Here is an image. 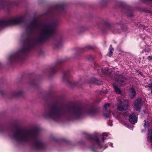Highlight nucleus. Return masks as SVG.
Here are the masks:
<instances>
[{"label":"nucleus","mask_w":152,"mask_h":152,"mask_svg":"<svg viewBox=\"0 0 152 152\" xmlns=\"http://www.w3.org/2000/svg\"><path fill=\"white\" fill-rule=\"evenodd\" d=\"M12 138L19 141H27L31 139L34 141L35 146L37 148H42L43 143L36 139L35 133L32 131H18L16 132Z\"/></svg>","instance_id":"1"},{"label":"nucleus","mask_w":152,"mask_h":152,"mask_svg":"<svg viewBox=\"0 0 152 152\" xmlns=\"http://www.w3.org/2000/svg\"><path fill=\"white\" fill-rule=\"evenodd\" d=\"M35 29H38L39 30V36L40 39H42L50 36L53 32V28L50 25L40 26L37 22H35L32 23L30 26L31 30H32Z\"/></svg>","instance_id":"2"},{"label":"nucleus","mask_w":152,"mask_h":152,"mask_svg":"<svg viewBox=\"0 0 152 152\" xmlns=\"http://www.w3.org/2000/svg\"><path fill=\"white\" fill-rule=\"evenodd\" d=\"M24 15H20L10 18L5 21L0 20V27L4 25H11L21 23L24 19Z\"/></svg>","instance_id":"3"},{"label":"nucleus","mask_w":152,"mask_h":152,"mask_svg":"<svg viewBox=\"0 0 152 152\" xmlns=\"http://www.w3.org/2000/svg\"><path fill=\"white\" fill-rule=\"evenodd\" d=\"M33 43V41H29L28 43L27 47L25 50L23 49L21 51L15 53L11 55L9 57V59L13 61H18L20 60L22 58V54L25 52L28 47L31 46Z\"/></svg>","instance_id":"4"},{"label":"nucleus","mask_w":152,"mask_h":152,"mask_svg":"<svg viewBox=\"0 0 152 152\" xmlns=\"http://www.w3.org/2000/svg\"><path fill=\"white\" fill-rule=\"evenodd\" d=\"M59 114V111L56 108H52L49 109L43 114V116L45 118L55 119Z\"/></svg>","instance_id":"5"},{"label":"nucleus","mask_w":152,"mask_h":152,"mask_svg":"<svg viewBox=\"0 0 152 152\" xmlns=\"http://www.w3.org/2000/svg\"><path fill=\"white\" fill-rule=\"evenodd\" d=\"M128 104L127 100H120L117 104L118 110L121 111L127 110L128 108Z\"/></svg>","instance_id":"6"},{"label":"nucleus","mask_w":152,"mask_h":152,"mask_svg":"<svg viewBox=\"0 0 152 152\" xmlns=\"http://www.w3.org/2000/svg\"><path fill=\"white\" fill-rule=\"evenodd\" d=\"M108 134L106 133H104L102 134V136H103V139L102 140H100L98 138H96L95 139V142L98 146L102 148L105 149L107 146L106 145H103L104 141V139L105 137L108 136Z\"/></svg>","instance_id":"7"},{"label":"nucleus","mask_w":152,"mask_h":152,"mask_svg":"<svg viewBox=\"0 0 152 152\" xmlns=\"http://www.w3.org/2000/svg\"><path fill=\"white\" fill-rule=\"evenodd\" d=\"M142 104L141 103V99H138L134 102V108L137 111L139 110L141 108Z\"/></svg>","instance_id":"8"},{"label":"nucleus","mask_w":152,"mask_h":152,"mask_svg":"<svg viewBox=\"0 0 152 152\" xmlns=\"http://www.w3.org/2000/svg\"><path fill=\"white\" fill-rule=\"evenodd\" d=\"M137 117L134 113L130 115L129 117V121L132 124H135L137 122Z\"/></svg>","instance_id":"9"},{"label":"nucleus","mask_w":152,"mask_h":152,"mask_svg":"<svg viewBox=\"0 0 152 152\" xmlns=\"http://www.w3.org/2000/svg\"><path fill=\"white\" fill-rule=\"evenodd\" d=\"M109 104H106L104 107V115L106 118H108L109 117L110 115L108 113H107L109 112L110 110L109 109Z\"/></svg>","instance_id":"10"},{"label":"nucleus","mask_w":152,"mask_h":152,"mask_svg":"<svg viewBox=\"0 0 152 152\" xmlns=\"http://www.w3.org/2000/svg\"><path fill=\"white\" fill-rule=\"evenodd\" d=\"M81 114V111L80 109H77L73 111L72 113V115L76 118H78Z\"/></svg>","instance_id":"11"},{"label":"nucleus","mask_w":152,"mask_h":152,"mask_svg":"<svg viewBox=\"0 0 152 152\" xmlns=\"http://www.w3.org/2000/svg\"><path fill=\"white\" fill-rule=\"evenodd\" d=\"M147 138L148 141L152 144V129L148 130Z\"/></svg>","instance_id":"12"},{"label":"nucleus","mask_w":152,"mask_h":152,"mask_svg":"<svg viewBox=\"0 0 152 152\" xmlns=\"http://www.w3.org/2000/svg\"><path fill=\"white\" fill-rule=\"evenodd\" d=\"M129 91L130 96L131 98L133 97L136 94V92L135 90L133 88H131L129 89Z\"/></svg>","instance_id":"13"},{"label":"nucleus","mask_w":152,"mask_h":152,"mask_svg":"<svg viewBox=\"0 0 152 152\" xmlns=\"http://www.w3.org/2000/svg\"><path fill=\"white\" fill-rule=\"evenodd\" d=\"M113 48L111 47V45H110L109 48V51L108 53V55L110 57L113 54Z\"/></svg>","instance_id":"14"},{"label":"nucleus","mask_w":152,"mask_h":152,"mask_svg":"<svg viewBox=\"0 0 152 152\" xmlns=\"http://www.w3.org/2000/svg\"><path fill=\"white\" fill-rule=\"evenodd\" d=\"M113 114L117 118H119L120 117L119 115L120 113L119 112L117 111H115L113 113Z\"/></svg>","instance_id":"15"},{"label":"nucleus","mask_w":152,"mask_h":152,"mask_svg":"<svg viewBox=\"0 0 152 152\" xmlns=\"http://www.w3.org/2000/svg\"><path fill=\"white\" fill-rule=\"evenodd\" d=\"M114 87L116 93L118 94H120L121 93V91L120 89L115 86L113 85Z\"/></svg>","instance_id":"16"},{"label":"nucleus","mask_w":152,"mask_h":152,"mask_svg":"<svg viewBox=\"0 0 152 152\" xmlns=\"http://www.w3.org/2000/svg\"><path fill=\"white\" fill-rule=\"evenodd\" d=\"M4 7V3L2 0H0V9L3 8Z\"/></svg>","instance_id":"17"},{"label":"nucleus","mask_w":152,"mask_h":152,"mask_svg":"<svg viewBox=\"0 0 152 152\" xmlns=\"http://www.w3.org/2000/svg\"><path fill=\"white\" fill-rule=\"evenodd\" d=\"M144 121L145 122L144 124V126L145 128L148 126V124L144 120Z\"/></svg>","instance_id":"18"},{"label":"nucleus","mask_w":152,"mask_h":152,"mask_svg":"<svg viewBox=\"0 0 152 152\" xmlns=\"http://www.w3.org/2000/svg\"><path fill=\"white\" fill-rule=\"evenodd\" d=\"M62 43V41H61V42H59L58 43V44H57V47H58L59 44L60 45H61Z\"/></svg>","instance_id":"19"},{"label":"nucleus","mask_w":152,"mask_h":152,"mask_svg":"<svg viewBox=\"0 0 152 152\" xmlns=\"http://www.w3.org/2000/svg\"><path fill=\"white\" fill-rule=\"evenodd\" d=\"M152 59V58L151 57L149 56L148 57V59L149 60H151Z\"/></svg>","instance_id":"20"},{"label":"nucleus","mask_w":152,"mask_h":152,"mask_svg":"<svg viewBox=\"0 0 152 152\" xmlns=\"http://www.w3.org/2000/svg\"><path fill=\"white\" fill-rule=\"evenodd\" d=\"M110 145L111 146H112L113 145V143H110Z\"/></svg>","instance_id":"21"},{"label":"nucleus","mask_w":152,"mask_h":152,"mask_svg":"<svg viewBox=\"0 0 152 152\" xmlns=\"http://www.w3.org/2000/svg\"><path fill=\"white\" fill-rule=\"evenodd\" d=\"M20 93H21V91H19V92H18V93H19V94H17V95H18V94H20Z\"/></svg>","instance_id":"22"},{"label":"nucleus","mask_w":152,"mask_h":152,"mask_svg":"<svg viewBox=\"0 0 152 152\" xmlns=\"http://www.w3.org/2000/svg\"><path fill=\"white\" fill-rule=\"evenodd\" d=\"M149 87H152V85H151L149 84Z\"/></svg>","instance_id":"23"}]
</instances>
